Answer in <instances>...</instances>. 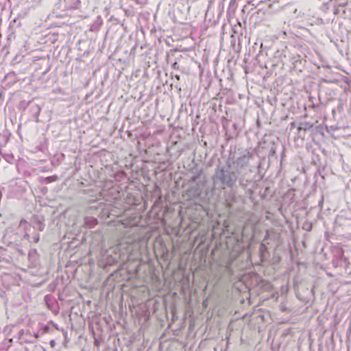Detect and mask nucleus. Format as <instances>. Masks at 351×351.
<instances>
[{"instance_id":"1","label":"nucleus","mask_w":351,"mask_h":351,"mask_svg":"<svg viewBox=\"0 0 351 351\" xmlns=\"http://www.w3.org/2000/svg\"><path fill=\"white\" fill-rule=\"evenodd\" d=\"M254 154L247 149H237L231 152L227 160L231 167L239 176L244 178L248 173L252 172L250 169V161Z\"/></svg>"},{"instance_id":"2","label":"nucleus","mask_w":351,"mask_h":351,"mask_svg":"<svg viewBox=\"0 0 351 351\" xmlns=\"http://www.w3.org/2000/svg\"><path fill=\"white\" fill-rule=\"evenodd\" d=\"M239 176L226 162V165L216 169L213 176V186L221 189L232 188L236 184Z\"/></svg>"},{"instance_id":"3","label":"nucleus","mask_w":351,"mask_h":351,"mask_svg":"<svg viewBox=\"0 0 351 351\" xmlns=\"http://www.w3.org/2000/svg\"><path fill=\"white\" fill-rule=\"evenodd\" d=\"M189 196L193 199H199L202 193V189L199 183L195 186L191 187L189 190Z\"/></svg>"},{"instance_id":"4","label":"nucleus","mask_w":351,"mask_h":351,"mask_svg":"<svg viewBox=\"0 0 351 351\" xmlns=\"http://www.w3.org/2000/svg\"><path fill=\"white\" fill-rule=\"evenodd\" d=\"M311 128H312V125L311 123H307V122H304V123H301L300 124V125L298 128V131H300V130H309Z\"/></svg>"},{"instance_id":"5","label":"nucleus","mask_w":351,"mask_h":351,"mask_svg":"<svg viewBox=\"0 0 351 351\" xmlns=\"http://www.w3.org/2000/svg\"><path fill=\"white\" fill-rule=\"evenodd\" d=\"M121 223L125 228L126 227H129V226H133L135 224V223L132 220L128 219H125L121 220Z\"/></svg>"},{"instance_id":"6","label":"nucleus","mask_w":351,"mask_h":351,"mask_svg":"<svg viewBox=\"0 0 351 351\" xmlns=\"http://www.w3.org/2000/svg\"><path fill=\"white\" fill-rule=\"evenodd\" d=\"M20 228H24L25 230L30 229L29 223L24 219H22L20 222Z\"/></svg>"},{"instance_id":"7","label":"nucleus","mask_w":351,"mask_h":351,"mask_svg":"<svg viewBox=\"0 0 351 351\" xmlns=\"http://www.w3.org/2000/svg\"><path fill=\"white\" fill-rule=\"evenodd\" d=\"M34 228L39 231H43L45 228V224L40 221H38Z\"/></svg>"},{"instance_id":"8","label":"nucleus","mask_w":351,"mask_h":351,"mask_svg":"<svg viewBox=\"0 0 351 351\" xmlns=\"http://www.w3.org/2000/svg\"><path fill=\"white\" fill-rule=\"evenodd\" d=\"M32 238H33V241L35 243H38L39 240H40V236H39V234L38 233H34L32 236Z\"/></svg>"},{"instance_id":"9","label":"nucleus","mask_w":351,"mask_h":351,"mask_svg":"<svg viewBox=\"0 0 351 351\" xmlns=\"http://www.w3.org/2000/svg\"><path fill=\"white\" fill-rule=\"evenodd\" d=\"M199 176V174H197L196 176H193V177H191V178L190 179V182H195L197 181V180L198 179Z\"/></svg>"},{"instance_id":"10","label":"nucleus","mask_w":351,"mask_h":351,"mask_svg":"<svg viewBox=\"0 0 351 351\" xmlns=\"http://www.w3.org/2000/svg\"><path fill=\"white\" fill-rule=\"evenodd\" d=\"M23 238L26 240H29L30 239V236L29 234V233H27V232L25 233L24 236H23Z\"/></svg>"},{"instance_id":"11","label":"nucleus","mask_w":351,"mask_h":351,"mask_svg":"<svg viewBox=\"0 0 351 351\" xmlns=\"http://www.w3.org/2000/svg\"><path fill=\"white\" fill-rule=\"evenodd\" d=\"M86 220V221H87L88 220H92V221H93L94 222H95V221H96V219H93V218H90V219H88V218H87Z\"/></svg>"},{"instance_id":"12","label":"nucleus","mask_w":351,"mask_h":351,"mask_svg":"<svg viewBox=\"0 0 351 351\" xmlns=\"http://www.w3.org/2000/svg\"><path fill=\"white\" fill-rule=\"evenodd\" d=\"M135 1V3H141V2H140L139 0H134Z\"/></svg>"},{"instance_id":"13","label":"nucleus","mask_w":351,"mask_h":351,"mask_svg":"<svg viewBox=\"0 0 351 351\" xmlns=\"http://www.w3.org/2000/svg\"><path fill=\"white\" fill-rule=\"evenodd\" d=\"M204 184H205V182L204 181V182H202V185H201V186H204Z\"/></svg>"},{"instance_id":"14","label":"nucleus","mask_w":351,"mask_h":351,"mask_svg":"<svg viewBox=\"0 0 351 351\" xmlns=\"http://www.w3.org/2000/svg\"><path fill=\"white\" fill-rule=\"evenodd\" d=\"M38 108V113H39V112L40 111V109L39 108Z\"/></svg>"}]
</instances>
